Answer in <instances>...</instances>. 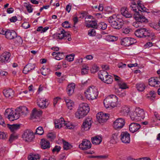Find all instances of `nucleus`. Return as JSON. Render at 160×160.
I'll return each mask as SVG.
<instances>
[{
    "mask_svg": "<svg viewBox=\"0 0 160 160\" xmlns=\"http://www.w3.org/2000/svg\"><path fill=\"white\" fill-rule=\"evenodd\" d=\"M110 25L113 28L119 29L121 28L124 24L123 21L119 18V16L113 15L108 19Z\"/></svg>",
    "mask_w": 160,
    "mask_h": 160,
    "instance_id": "obj_1",
    "label": "nucleus"
},
{
    "mask_svg": "<svg viewBox=\"0 0 160 160\" xmlns=\"http://www.w3.org/2000/svg\"><path fill=\"white\" fill-rule=\"evenodd\" d=\"M89 111V108L86 103L80 104L77 112L75 113V117L80 119L86 116Z\"/></svg>",
    "mask_w": 160,
    "mask_h": 160,
    "instance_id": "obj_2",
    "label": "nucleus"
},
{
    "mask_svg": "<svg viewBox=\"0 0 160 160\" xmlns=\"http://www.w3.org/2000/svg\"><path fill=\"white\" fill-rule=\"evenodd\" d=\"M130 116L131 119L138 121L143 119L145 118V112L140 108H137L130 112Z\"/></svg>",
    "mask_w": 160,
    "mask_h": 160,
    "instance_id": "obj_3",
    "label": "nucleus"
},
{
    "mask_svg": "<svg viewBox=\"0 0 160 160\" xmlns=\"http://www.w3.org/2000/svg\"><path fill=\"white\" fill-rule=\"evenodd\" d=\"M132 10L134 12L133 17L136 20L145 21L146 20V18L142 15V13L138 12L140 11L139 8L138 7L134 2H132L130 6Z\"/></svg>",
    "mask_w": 160,
    "mask_h": 160,
    "instance_id": "obj_4",
    "label": "nucleus"
},
{
    "mask_svg": "<svg viewBox=\"0 0 160 160\" xmlns=\"http://www.w3.org/2000/svg\"><path fill=\"white\" fill-rule=\"evenodd\" d=\"M118 98L117 96L113 94L110 95L106 98L103 101V104L106 108L110 107L114 108L117 106L116 102Z\"/></svg>",
    "mask_w": 160,
    "mask_h": 160,
    "instance_id": "obj_5",
    "label": "nucleus"
},
{
    "mask_svg": "<svg viewBox=\"0 0 160 160\" xmlns=\"http://www.w3.org/2000/svg\"><path fill=\"white\" fill-rule=\"evenodd\" d=\"M85 94L88 99L93 100L97 98L98 92L97 88L95 86H92L89 87L87 89Z\"/></svg>",
    "mask_w": 160,
    "mask_h": 160,
    "instance_id": "obj_6",
    "label": "nucleus"
},
{
    "mask_svg": "<svg viewBox=\"0 0 160 160\" xmlns=\"http://www.w3.org/2000/svg\"><path fill=\"white\" fill-rule=\"evenodd\" d=\"M4 115L7 116L8 118L10 121H13L18 119L19 115L16 113V110L14 113L12 108H8L4 112Z\"/></svg>",
    "mask_w": 160,
    "mask_h": 160,
    "instance_id": "obj_7",
    "label": "nucleus"
},
{
    "mask_svg": "<svg viewBox=\"0 0 160 160\" xmlns=\"http://www.w3.org/2000/svg\"><path fill=\"white\" fill-rule=\"evenodd\" d=\"M135 34L137 37L140 38L149 37L150 35L148 31L145 28H140L136 30L135 32Z\"/></svg>",
    "mask_w": 160,
    "mask_h": 160,
    "instance_id": "obj_8",
    "label": "nucleus"
},
{
    "mask_svg": "<svg viewBox=\"0 0 160 160\" xmlns=\"http://www.w3.org/2000/svg\"><path fill=\"white\" fill-rule=\"evenodd\" d=\"M125 124L124 120L122 118H119L114 121L113 123V126L115 129L119 130L122 128Z\"/></svg>",
    "mask_w": 160,
    "mask_h": 160,
    "instance_id": "obj_9",
    "label": "nucleus"
},
{
    "mask_svg": "<svg viewBox=\"0 0 160 160\" xmlns=\"http://www.w3.org/2000/svg\"><path fill=\"white\" fill-rule=\"evenodd\" d=\"M97 119L100 123H103L106 122L109 117V114L100 112L97 114L96 115Z\"/></svg>",
    "mask_w": 160,
    "mask_h": 160,
    "instance_id": "obj_10",
    "label": "nucleus"
},
{
    "mask_svg": "<svg viewBox=\"0 0 160 160\" xmlns=\"http://www.w3.org/2000/svg\"><path fill=\"white\" fill-rule=\"evenodd\" d=\"M22 137L25 141L30 142L34 138V136L33 132L28 130L24 132Z\"/></svg>",
    "mask_w": 160,
    "mask_h": 160,
    "instance_id": "obj_11",
    "label": "nucleus"
},
{
    "mask_svg": "<svg viewBox=\"0 0 160 160\" xmlns=\"http://www.w3.org/2000/svg\"><path fill=\"white\" fill-rule=\"evenodd\" d=\"M16 113L19 115L18 118L20 115L25 116L28 112V108L25 106H20L16 109Z\"/></svg>",
    "mask_w": 160,
    "mask_h": 160,
    "instance_id": "obj_12",
    "label": "nucleus"
},
{
    "mask_svg": "<svg viewBox=\"0 0 160 160\" xmlns=\"http://www.w3.org/2000/svg\"><path fill=\"white\" fill-rule=\"evenodd\" d=\"M70 36V34L65 31L63 29L60 31L59 33H57L53 35L54 38L56 39H62L63 38L66 39L65 37H68Z\"/></svg>",
    "mask_w": 160,
    "mask_h": 160,
    "instance_id": "obj_13",
    "label": "nucleus"
},
{
    "mask_svg": "<svg viewBox=\"0 0 160 160\" xmlns=\"http://www.w3.org/2000/svg\"><path fill=\"white\" fill-rule=\"evenodd\" d=\"M120 139L122 142L125 143H129L130 142V134L127 132H122L120 135Z\"/></svg>",
    "mask_w": 160,
    "mask_h": 160,
    "instance_id": "obj_14",
    "label": "nucleus"
},
{
    "mask_svg": "<svg viewBox=\"0 0 160 160\" xmlns=\"http://www.w3.org/2000/svg\"><path fill=\"white\" fill-rule=\"evenodd\" d=\"M91 143L87 139H83L82 143L79 145V148L82 150L90 149L91 147Z\"/></svg>",
    "mask_w": 160,
    "mask_h": 160,
    "instance_id": "obj_15",
    "label": "nucleus"
},
{
    "mask_svg": "<svg viewBox=\"0 0 160 160\" xmlns=\"http://www.w3.org/2000/svg\"><path fill=\"white\" fill-rule=\"evenodd\" d=\"M47 100L43 98H39L37 100V104L38 107L44 109L47 107L48 103L47 104Z\"/></svg>",
    "mask_w": 160,
    "mask_h": 160,
    "instance_id": "obj_16",
    "label": "nucleus"
},
{
    "mask_svg": "<svg viewBox=\"0 0 160 160\" xmlns=\"http://www.w3.org/2000/svg\"><path fill=\"white\" fill-rule=\"evenodd\" d=\"M92 118H86L83 122L82 128L84 130H88L91 128L92 122Z\"/></svg>",
    "mask_w": 160,
    "mask_h": 160,
    "instance_id": "obj_17",
    "label": "nucleus"
},
{
    "mask_svg": "<svg viewBox=\"0 0 160 160\" xmlns=\"http://www.w3.org/2000/svg\"><path fill=\"white\" fill-rule=\"evenodd\" d=\"M6 38L9 39H12L17 37L16 32L13 30H8L6 31L4 33Z\"/></svg>",
    "mask_w": 160,
    "mask_h": 160,
    "instance_id": "obj_18",
    "label": "nucleus"
},
{
    "mask_svg": "<svg viewBox=\"0 0 160 160\" xmlns=\"http://www.w3.org/2000/svg\"><path fill=\"white\" fill-rule=\"evenodd\" d=\"M141 126L139 124L133 122L129 125V130L132 133L138 132L141 128Z\"/></svg>",
    "mask_w": 160,
    "mask_h": 160,
    "instance_id": "obj_19",
    "label": "nucleus"
},
{
    "mask_svg": "<svg viewBox=\"0 0 160 160\" xmlns=\"http://www.w3.org/2000/svg\"><path fill=\"white\" fill-rule=\"evenodd\" d=\"M133 40L135 42V40L133 38H125L121 40V44L125 46H129L134 42H132Z\"/></svg>",
    "mask_w": 160,
    "mask_h": 160,
    "instance_id": "obj_20",
    "label": "nucleus"
},
{
    "mask_svg": "<svg viewBox=\"0 0 160 160\" xmlns=\"http://www.w3.org/2000/svg\"><path fill=\"white\" fill-rule=\"evenodd\" d=\"M10 55V53L8 52H5L2 53L0 56V62L5 63L8 62Z\"/></svg>",
    "mask_w": 160,
    "mask_h": 160,
    "instance_id": "obj_21",
    "label": "nucleus"
},
{
    "mask_svg": "<svg viewBox=\"0 0 160 160\" xmlns=\"http://www.w3.org/2000/svg\"><path fill=\"white\" fill-rule=\"evenodd\" d=\"M65 123V121L62 118L57 119L55 121V127L57 128H60L64 126Z\"/></svg>",
    "mask_w": 160,
    "mask_h": 160,
    "instance_id": "obj_22",
    "label": "nucleus"
},
{
    "mask_svg": "<svg viewBox=\"0 0 160 160\" xmlns=\"http://www.w3.org/2000/svg\"><path fill=\"white\" fill-rule=\"evenodd\" d=\"M3 93L5 96L9 98H11L14 96V91L12 89L4 90Z\"/></svg>",
    "mask_w": 160,
    "mask_h": 160,
    "instance_id": "obj_23",
    "label": "nucleus"
},
{
    "mask_svg": "<svg viewBox=\"0 0 160 160\" xmlns=\"http://www.w3.org/2000/svg\"><path fill=\"white\" fill-rule=\"evenodd\" d=\"M35 67V64L28 63L24 67L23 70V72L26 74L30 71L33 70Z\"/></svg>",
    "mask_w": 160,
    "mask_h": 160,
    "instance_id": "obj_24",
    "label": "nucleus"
},
{
    "mask_svg": "<svg viewBox=\"0 0 160 160\" xmlns=\"http://www.w3.org/2000/svg\"><path fill=\"white\" fill-rule=\"evenodd\" d=\"M122 14L126 18L132 17V14L128 12V8L126 7L122 8L121 10Z\"/></svg>",
    "mask_w": 160,
    "mask_h": 160,
    "instance_id": "obj_25",
    "label": "nucleus"
},
{
    "mask_svg": "<svg viewBox=\"0 0 160 160\" xmlns=\"http://www.w3.org/2000/svg\"><path fill=\"white\" fill-rule=\"evenodd\" d=\"M7 126L12 132H15L20 128V125L19 124L10 125L8 124H7Z\"/></svg>",
    "mask_w": 160,
    "mask_h": 160,
    "instance_id": "obj_26",
    "label": "nucleus"
},
{
    "mask_svg": "<svg viewBox=\"0 0 160 160\" xmlns=\"http://www.w3.org/2000/svg\"><path fill=\"white\" fill-rule=\"evenodd\" d=\"M41 148L43 149L49 148L50 147L49 142L44 139L41 140Z\"/></svg>",
    "mask_w": 160,
    "mask_h": 160,
    "instance_id": "obj_27",
    "label": "nucleus"
},
{
    "mask_svg": "<svg viewBox=\"0 0 160 160\" xmlns=\"http://www.w3.org/2000/svg\"><path fill=\"white\" fill-rule=\"evenodd\" d=\"M64 100L68 108L70 110H72L74 106V103L73 101L70 99L66 98H64Z\"/></svg>",
    "mask_w": 160,
    "mask_h": 160,
    "instance_id": "obj_28",
    "label": "nucleus"
},
{
    "mask_svg": "<svg viewBox=\"0 0 160 160\" xmlns=\"http://www.w3.org/2000/svg\"><path fill=\"white\" fill-rule=\"evenodd\" d=\"M75 88V84L74 83H72L69 84L67 88V92L69 96L71 95L74 92Z\"/></svg>",
    "mask_w": 160,
    "mask_h": 160,
    "instance_id": "obj_29",
    "label": "nucleus"
},
{
    "mask_svg": "<svg viewBox=\"0 0 160 160\" xmlns=\"http://www.w3.org/2000/svg\"><path fill=\"white\" fill-rule=\"evenodd\" d=\"M91 140L93 144L98 145L101 143L102 141V138L101 137L97 136L94 137H92Z\"/></svg>",
    "mask_w": 160,
    "mask_h": 160,
    "instance_id": "obj_30",
    "label": "nucleus"
},
{
    "mask_svg": "<svg viewBox=\"0 0 160 160\" xmlns=\"http://www.w3.org/2000/svg\"><path fill=\"white\" fill-rule=\"evenodd\" d=\"M149 84L152 87L155 86L156 85H158L160 83V82L157 80V78H152L149 79Z\"/></svg>",
    "mask_w": 160,
    "mask_h": 160,
    "instance_id": "obj_31",
    "label": "nucleus"
},
{
    "mask_svg": "<svg viewBox=\"0 0 160 160\" xmlns=\"http://www.w3.org/2000/svg\"><path fill=\"white\" fill-rule=\"evenodd\" d=\"M108 73L105 70L100 71L98 72L99 78L102 81H103L104 78L108 75Z\"/></svg>",
    "mask_w": 160,
    "mask_h": 160,
    "instance_id": "obj_32",
    "label": "nucleus"
},
{
    "mask_svg": "<svg viewBox=\"0 0 160 160\" xmlns=\"http://www.w3.org/2000/svg\"><path fill=\"white\" fill-rule=\"evenodd\" d=\"M42 112L40 110L38 111L36 108H34L32 110V118H36L37 117H39L42 114Z\"/></svg>",
    "mask_w": 160,
    "mask_h": 160,
    "instance_id": "obj_33",
    "label": "nucleus"
},
{
    "mask_svg": "<svg viewBox=\"0 0 160 160\" xmlns=\"http://www.w3.org/2000/svg\"><path fill=\"white\" fill-rule=\"evenodd\" d=\"M118 133H114L112 134L111 137L110 142L112 143H116L118 141Z\"/></svg>",
    "mask_w": 160,
    "mask_h": 160,
    "instance_id": "obj_34",
    "label": "nucleus"
},
{
    "mask_svg": "<svg viewBox=\"0 0 160 160\" xmlns=\"http://www.w3.org/2000/svg\"><path fill=\"white\" fill-rule=\"evenodd\" d=\"M137 21L134 22L133 23V26L136 28H138L142 26V22H148V20L146 18V20L145 21H142L136 20Z\"/></svg>",
    "mask_w": 160,
    "mask_h": 160,
    "instance_id": "obj_35",
    "label": "nucleus"
},
{
    "mask_svg": "<svg viewBox=\"0 0 160 160\" xmlns=\"http://www.w3.org/2000/svg\"><path fill=\"white\" fill-rule=\"evenodd\" d=\"M137 4L138 5V7L139 8L140 10L141 13L142 12H147V10H148V9L145 8L143 4L141 3L140 1H138Z\"/></svg>",
    "mask_w": 160,
    "mask_h": 160,
    "instance_id": "obj_36",
    "label": "nucleus"
},
{
    "mask_svg": "<svg viewBox=\"0 0 160 160\" xmlns=\"http://www.w3.org/2000/svg\"><path fill=\"white\" fill-rule=\"evenodd\" d=\"M89 22V23L87 24V27L94 28H98V25L96 21H90Z\"/></svg>",
    "mask_w": 160,
    "mask_h": 160,
    "instance_id": "obj_37",
    "label": "nucleus"
},
{
    "mask_svg": "<svg viewBox=\"0 0 160 160\" xmlns=\"http://www.w3.org/2000/svg\"><path fill=\"white\" fill-rule=\"evenodd\" d=\"M113 79V77L108 74L107 77L104 78V79L103 81L105 83L109 84L112 83Z\"/></svg>",
    "mask_w": 160,
    "mask_h": 160,
    "instance_id": "obj_38",
    "label": "nucleus"
},
{
    "mask_svg": "<svg viewBox=\"0 0 160 160\" xmlns=\"http://www.w3.org/2000/svg\"><path fill=\"white\" fill-rule=\"evenodd\" d=\"M145 86L142 83H138L136 84V88L137 90L140 92L143 91L145 89Z\"/></svg>",
    "mask_w": 160,
    "mask_h": 160,
    "instance_id": "obj_39",
    "label": "nucleus"
},
{
    "mask_svg": "<svg viewBox=\"0 0 160 160\" xmlns=\"http://www.w3.org/2000/svg\"><path fill=\"white\" fill-rule=\"evenodd\" d=\"M40 157L38 154L30 155L28 157V160H38Z\"/></svg>",
    "mask_w": 160,
    "mask_h": 160,
    "instance_id": "obj_40",
    "label": "nucleus"
},
{
    "mask_svg": "<svg viewBox=\"0 0 160 160\" xmlns=\"http://www.w3.org/2000/svg\"><path fill=\"white\" fill-rule=\"evenodd\" d=\"M41 74L44 76H46L49 73L50 70L48 68H45L43 67L41 68Z\"/></svg>",
    "mask_w": 160,
    "mask_h": 160,
    "instance_id": "obj_41",
    "label": "nucleus"
},
{
    "mask_svg": "<svg viewBox=\"0 0 160 160\" xmlns=\"http://www.w3.org/2000/svg\"><path fill=\"white\" fill-rule=\"evenodd\" d=\"M107 27V24L104 22H101L98 24V29L102 30L105 29Z\"/></svg>",
    "mask_w": 160,
    "mask_h": 160,
    "instance_id": "obj_42",
    "label": "nucleus"
},
{
    "mask_svg": "<svg viewBox=\"0 0 160 160\" xmlns=\"http://www.w3.org/2000/svg\"><path fill=\"white\" fill-rule=\"evenodd\" d=\"M44 132L43 128L42 127L40 126L38 128L36 129V134L39 135H42Z\"/></svg>",
    "mask_w": 160,
    "mask_h": 160,
    "instance_id": "obj_43",
    "label": "nucleus"
},
{
    "mask_svg": "<svg viewBox=\"0 0 160 160\" xmlns=\"http://www.w3.org/2000/svg\"><path fill=\"white\" fill-rule=\"evenodd\" d=\"M64 57L63 52L61 53L60 52H58L57 53V55L55 56V59L59 60L63 59Z\"/></svg>",
    "mask_w": 160,
    "mask_h": 160,
    "instance_id": "obj_44",
    "label": "nucleus"
},
{
    "mask_svg": "<svg viewBox=\"0 0 160 160\" xmlns=\"http://www.w3.org/2000/svg\"><path fill=\"white\" fill-rule=\"evenodd\" d=\"M89 69V67L86 66H83V68L82 69V74L83 75L87 74L88 73Z\"/></svg>",
    "mask_w": 160,
    "mask_h": 160,
    "instance_id": "obj_45",
    "label": "nucleus"
},
{
    "mask_svg": "<svg viewBox=\"0 0 160 160\" xmlns=\"http://www.w3.org/2000/svg\"><path fill=\"white\" fill-rule=\"evenodd\" d=\"M18 138V135H17L15 134L14 133L12 134L9 137V142L11 143L13 140L17 139Z\"/></svg>",
    "mask_w": 160,
    "mask_h": 160,
    "instance_id": "obj_46",
    "label": "nucleus"
},
{
    "mask_svg": "<svg viewBox=\"0 0 160 160\" xmlns=\"http://www.w3.org/2000/svg\"><path fill=\"white\" fill-rule=\"evenodd\" d=\"M24 4V6L27 8L28 12L29 13L32 12L33 9L31 5L30 4H28L27 3H25Z\"/></svg>",
    "mask_w": 160,
    "mask_h": 160,
    "instance_id": "obj_47",
    "label": "nucleus"
},
{
    "mask_svg": "<svg viewBox=\"0 0 160 160\" xmlns=\"http://www.w3.org/2000/svg\"><path fill=\"white\" fill-rule=\"evenodd\" d=\"M47 137L50 140L52 141L56 137L55 135L53 132L49 133L47 135Z\"/></svg>",
    "mask_w": 160,
    "mask_h": 160,
    "instance_id": "obj_48",
    "label": "nucleus"
},
{
    "mask_svg": "<svg viewBox=\"0 0 160 160\" xmlns=\"http://www.w3.org/2000/svg\"><path fill=\"white\" fill-rule=\"evenodd\" d=\"M63 148L64 150H67L70 148V145L68 142L65 141L63 142Z\"/></svg>",
    "mask_w": 160,
    "mask_h": 160,
    "instance_id": "obj_49",
    "label": "nucleus"
},
{
    "mask_svg": "<svg viewBox=\"0 0 160 160\" xmlns=\"http://www.w3.org/2000/svg\"><path fill=\"white\" fill-rule=\"evenodd\" d=\"M64 126H66L67 128L69 129H73L74 128V126L71 124L70 122L65 121Z\"/></svg>",
    "mask_w": 160,
    "mask_h": 160,
    "instance_id": "obj_50",
    "label": "nucleus"
},
{
    "mask_svg": "<svg viewBox=\"0 0 160 160\" xmlns=\"http://www.w3.org/2000/svg\"><path fill=\"white\" fill-rule=\"evenodd\" d=\"M15 40V42L16 43H21L22 42V39L21 38V37L19 36H17V37L15 38H14Z\"/></svg>",
    "mask_w": 160,
    "mask_h": 160,
    "instance_id": "obj_51",
    "label": "nucleus"
},
{
    "mask_svg": "<svg viewBox=\"0 0 160 160\" xmlns=\"http://www.w3.org/2000/svg\"><path fill=\"white\" fill-rule=\"evenodd\" d=\"M74 55L73 54H70L66 57L67 60L69 62L72 61L74 60Z\"/></svg>",
    "mask_w": 160,
    "mask_h": 160,
    "instance_id": "obj_52",
    "label": "nucleus"
},
{
    "mask_svg": "<svg viewBox=\"0 0 160 160\" xmlns=\"http://www.w3.org/2000/svg\"><path fill=\"white\" fill-rule=\"evenodd\" d=\"M96 31L94 29L90 30L88 32V35L89 36H94L96 35Z\"/></svg>",
    "mask_w": 160,
    "mask_h": 160,
    "instance_id": "obj_53",
    "label": "nucleus"
},
{
    "mask_svg": "<svg viewBox=\"0 0 160 160\" xmlns=\"http://www.w3.org/2000/svg\"><path fill=\"white\" fill-rule=\"evenodd\" d=\"M98 70V67L96 65H93L91 69V71L92 73H94Z\"/></svg>",
    "mask_w": 160,
    "mask_h": 160,
    "instance_id": "obj_54",
    "label": "nucleus"
},
{
    "mask_svg": "<svg viewBox=\"0 0 160 160\" xmlns=\"http://www.w3.org/2000/svg\"><path fill=\"white\" fill-rule=\"evenodd\" d=\"M131 29L129 28H123L122 29V32L125 34H127L129 33Z\"/></svg>",
    "mask_w": 160,
    "mask_h": 160,
    "instance_id": "obj_55",
    "label": "nucleus"
},
{
    "mask_svg": "<svg viewBox=\"0 0 160 160\" xmlns=\"http://www.w3.org/2000/svg\"><path fill=\"white\" fill-rule=\"evenodd\" d=\"M127 160H151V159L150 158L148 157H145L136 159L129 157L127 158Z\"/></svg>",
    "mask_w": 160,
    "mask_h": 160,
    "instance_id": "obj_56",
    "label": "nucleus"
},
{
    "mask_svg": "<svg viewBox=\"0 0 160 160\" xmlns=\"http://www.w3.org/2000/svg\"><path fill=\"white\" fill-rule=\"evenodd\" d=\"M120 89H125L128 88L126 84L124 82H120L119 83Z\"/></svg>",
    "mask_w": 160,
    "mask_h": 160,
    "instance_id": "obj_57",
    "label": "nucleus"
},
{
    "mask_svg": "<svg viewBox=\"0 0 160 160\" xmlns=\"http://www.w3.org/2000/svg\"><path fill=\"white\" fill-rule=\"evenodd\" d=\"M118 95L120 98H122L125 97L126 95V93L124 91L121 90V92L119 91L118 94Z\"/></svg>",
    "mask_w": 160,
    "mask_h": 160,
    "instance_id": "obj_58",
    "label": "nucleus"
},
{
    "mask_svg": "<svg viewBox=\"0 0 160 160\" xmlns=\"http://www.w3.org/2000/svg\"><path fill=\"white\" fill-rule=\"evenodd\" d=\"M30 24L28 22H25L22 25V27L25 29H27L30 27Z\"/></svg>",
    "mask_w": 160,
    "mask_h": 160,
    "instance_id": "obj_59",
    "label": "nucleus"
},
{
    "mask_svg": "<svg viewBox=\"0 0 160 160\" xmlns=\"http://www.w3.org/2000/svg\"><path fill=\"white\" fill-rule=\"evenodd\" d=\"M130 111V109L128 107H124L122 110V112L125 114H128L129 112Z\"/></svg>",
    "mask_w": 160,
    "mask_h": 160,
    "instance_id": "obj_60",
    "label": "nucleus"
},
{
    "mask_svg": "<svg viewBox=\"0 0 160 160\" xmlns=\"http://www.w3.org/2000/svg\"><path fill=\"white\" fill-rule=\"evenodd\" d=\"M62 26L65 28H68L70 27L69 22L67 21H65L62 23Z\"/></svg>",
    "mask_w": 160,
    "mask_h": 160,
    "instance_id": "obj_61",
    "label": "nucleus"
},
{
    "mask_svg": "<svg viewBox=\"0 0 160 160\" xmlns=\"http://www.w3.org/2000/svg\"><path fill=\"white\" fill-rule=\"evenodd\" d=\"M61 149V147L60 146H56L52 150V151L53 152H58L60 151Z\"/></svg>",
    "mask_w": 160,
    "mask_h": 160,
    "instance_id": "obj_62",
    "label": "nucleus"
},
{
    "mask_svg": "<svg viewBox=\"0 0 160 160\" xmlns=\"http://www.w3.org/2000/svg\"><path fill=\"white\" fill-rule=\"evenodd\" d=\"M156 93L154 91H151L149 93V96L148 97L154 98L155 97Z\"/></svg>",
    "mask_w": 160,
    "mask_h": 160,
    "instance_id": "obj_63",
    "label": "nucleus"
},
{
    "mask_svg": "<svg viewBox=\"0 0 160 160\" xmlns=\"http://www.w3.org/2000/svg\"><path fill=\"white\" fill-rule=\"evenodd\" d=\"M6 136V134L4 132L0 131V139H5Z\"/></svg>",
    "mask_w": 160,
    "mask_h": 160,
    "instance_id": "obj_64",
    "label": "nucleus"
}]
</instances>
